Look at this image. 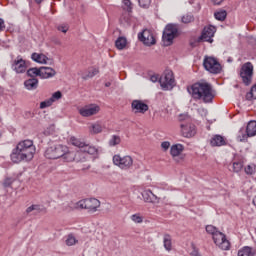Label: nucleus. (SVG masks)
<instances>
[{"mask_svg":"<svg viewBox=\"0 0 256 256\" xmlns=\"http://www.w3.org/2000/svg\"><path fill=\"white\" fill-rule=\"evenodd\" d=\"M187 91L194 101L213 103V99H215V90H213V86L206 81H198L188 86Z\"/></svg>","mask_w":256,"mask_h":256,"instance_id":"nucleus-1","label":"nucleus"},{"mask_svg":"<svg viewBox=\"0 0 256 256\" xmlns=\"http://www.w3.org/2000/svg\"><path fill=\"white\" fill-rule=\"evenodd\" d=\"M35 145L32 140H22L12 150L10 159L12 163H21V161H31L35 157Z\"/></svg>","mask_w":256,"mask_h":256,"instance_id":"nucleus-2","label":"nucleus"},{"mask_svg":"<svg viewBox=\"0 0 256 256\" xmlns=\"http://www.w3.org/2000/svg\"><path fill=\"white\" fill-rule=\"evenodd\" d=\"M99 207H101V201L97 198H86L76 203L70 202L68 211H74V209H87L89 213H95Z\"/></svg>","mask_w":256,"mask_h":256,"instance_id":"nucleus-3","label":"nucleus"},{"mask_svg":"<svg viewBox=\"0 0 256 256\" xmlns=\"http://www.w3.org/2000/svg\"><path fill=\"white\" fill-rule=\"evenodd\" d=\"M179 37V26L177 24H168L166 25L163 34L162 41L165 47L173 45V40Z\"/></svg>","mask_w":256,"mask_h":256,"instance_id":"nucleus-4","label":"nucleus"},{"mask_svg":"<svg viewBox=\"0 0 256 256\" xmlns=\"http://www.w3.org/2000/svg\"><path fill=\"white\" fill-rule=\"evenodd\" d=\"M239 75L242 83L249 86L253 81V64L251 62L244 63L240 68Z\"/></svg>","mask_w":256,"mask_h":256,"instance_id":"nucleus-5","label":"nucleus"},{"mask_svg":"<svg viewBox=\"0 0 256 256\" xmlns=\"http://www.w3.org/2000/svg\"><path fill=\"white\" fill-rule=\"evenodd\" d=\"M203 66L206 71L212 73L213 75L221 73V64L214 57L205 56Z\"/></svg>","mask_w":256,"mask_h":256,"instance_id":"nucleus-6","label":"nucleus"},{"mask_svg":"<svg viewBox=\"0 0 256 256\" xmlns=\"http://www.w3.org/2000/svg\"><path fill=\"white\" fill-rule=\"evenodd\" d=\"M113 163L116 167L127 171L133 167V158L129 155L122 157L121 155L116 154L113 156Z\"/></svg>","mask_w":256,"mask_h":256,"instance_id":"nucleus-7","label":"nucleus"},{"mask_svg":"<svg viewBox=\"0 0 256 256\" xmlns=\"http://www.w3.org/2000/svg\"><path fill=\"white\" fill-rule=\"evenodd\" d=\"M63 149H67V146L65 145H53L46 149L44 156L46 159H61L63 157Z\"/></svg>","mask_w":256,"mask_h":256,"instance_id":"nucleus-8","label":"nucleus"},{"mask_svg":"<svg viewBox=\"0 0 256 256\" xmlns=\"http://www.w3.org/2000/svg\"><path fill=\"white\" fill-rule=\"evenodd\" d=\"M215 33H217V27L213 25L205 26L202 30L201 35L197 38V43H201V41H206L207 43H213V38L215 37Z\"/></svg>","mask_w":256,"mask_h":256,"instance_id":"nucleus-9","label":"nucleus"},{"mask_svg":"<svg viewBox=\"0 0 256 256\" xmlns=\"http://www.w3.org/2000/svg\"><path fill=\"white\" fill-rule=\"evenodd\" d=\"M212 239L215 245H217L219 249H222V251H229L231 249V242L227 240V236L221 231L214 234Z\"/></svg>","mask_w":256,"mask_h":256,"instance_id":"nucleus-10","label":"nucleus"},{"mask_svg":"<svg viewBox=\"0 0 256 256\" xmlns=\"http://www.w3.org/2000/svg\"><path fill=\"white\" fill-rule=\"evenodd\" d=\"M160 86L163 91H171L175 87V77L171 71L166 72L159 79Z\"/></svg>","mask_w":256,"mask_h":256,"instance_id":"nucleus-11","label":"nucleus"},{"mask_svg":"<svg viewBox=\"0 0 256 256\" xmlns=\"http://www.w3.org/2000/svg\"><path fill=\"white\" fill-rule=\"evenodd\" d=\"M181 135L182 137L191 138L195 137L197 133V129L195 128V124L191 123V120L187 119V121L182 122L180 124Z\"/></svg>","mask_w":256,"mask_h":256,"instance_id":"nucleus-12","label":"nucleus"},{"mask_svg":"<svg viewBox=\"0 0 256 256\" xmlns=\"http://www.w3.org/2000/svg\"><path fill=\"white\" fill-rule=\"evenodd\" d=\"M245 156L241 154H235L232 160V173H241L245 167Z\"/></svg>","mask_w":256,"mask_h":256,"instance_id":"nucleus-13","label":"nucleus"},{"mask_svg":"<svg viewBox=\"0 0 256 256\" xmlns=\"http://www.w3.org/2000/svg\"><path fill=\"white\" fill-rule=\"evenodd\" d=\"M99 111H101V108L97 104H90L79 109L82 117H92V115H97Z\"/></svg>","mask_w":256,"mask_h":256,"instance_id":"nucleus-14","label":"nucleus"},{"mask_svg":"<svg viewBox=\"0 0 256 256\" xmlns=\"http://www.w3.org/2000/svg\"><path fill=\"white\" fill-rule=\"evenodd\" d=\"M183 151H185V146H183V144H174L170 148V155L174 161L179 162L177 157H180L181 161H183V159H185V155L182 154Z\"/></svg>","mask_w":256,"mask_h":256,"instance_id":"nucleus-15","label":"nucleus"},{"mask_svg":"<svg viewBox=\"0 0 256 256\" xmlns=\"http://www.w3.org/2000/svg\"><path fill=\"white\" fill-rule=\"evenodd\" d=\"M11 68L15 71V73H25L27 71V62L18 56L14 61H12Z\"/></svg>","mask_w":256,"mask_h":256,"instance_id":"nucleus-16","label":"nucleus"},{"mask_svg":"<svg viewBox=\"0 0 256 256\" xmlns=\"http://www.w3.org/2000/svg\"><path fill=\"white\" fill-rule=\"evenodd\" d=\"M131 109L134 113H141L142 115H145V113L149 111V105L142 100H133L131 103Z\"/></svg>","mask_w":256,"mask_h":256,"instance_id":"nucleus-17","label":"nucleus"},{"mask_svg":"<svg viewBox=\"0 0 256 256\" xmlns=\"http://www.w3.org/2000/svg\"><path fill=\"white\" fill-rule=\"evenodd\" d=\"M141 41H143L144 45H148V47H151V45H155L156 40L155 36L153 35V32L149 29H145L141 33Z\"/></svg>","mask_w":256,"mask_h":256,"instance_id":"nucleus-18","label":"nucleus"},{"mask_svg":"<svg viewBox=\"0 0 256 256\" xmlns=\"http://www.w3.org/2000/svg\"><path fill=\"white\" fill-rule=\"evenodd\" d=\"M210 145H211V147H223V146L227 145V138H225L224 136H221L219 134H216L211 137Z\"/></svg>","mask_w":256,"mask_h":256,"instance_id":"nucleus-19","label":"nucleus"},{"mask_svg":"<svg viewBox=\"0 0 256 256\" xmlns=\"http://www.w3.org/2000/svg\"><path fill=\"white\" fill-rule=\"evenodd\" d=\"M142 197L145 203H159V197H157L151 190H144L142 192Z\"/></svg>","mask_w":256,"mask_h":256,"instance_id":"nucleus-20","label":"nucleus"},{"mask_svg":"<svg viewBox=\"0 0 256 256\" xmlns=\"http://www.w3.org/2000/svg\"><path fill=\"white\" fill-rule=\"evenodd\" d=\"M55 75H57L55 69L51 67H40V79H51Z\"/></svg>","mask_w":256,"mask_h":256,"instance_id":"nucleus-21","label":"nucleus"},{"mask_svg":"<svg viewBox=\"0 0 256 256\" xmlns=\"http://www.w3.org/2000/svg\"><path fill=\"white\" fill-rule=\"evenodd\" d=\"M60 158L65 163H72V161H75V151H69V148L66 146V149H63V155L60 156Z\"/></svg>","mask_w":256,"mask_h":256,"instance_id":"nucleus-22","label":"nucleus"},{"mask_svg":"<svg viewBox=\"0 0 256 256\" xmlns=\"http://www.w3.org/2000/svg\"><path fill=\"white\" fill-rule=\"evenodd\" d=\"M24 87H26L28 91H34L39 87V80L37 78H30L24 82Z\"/></svg>","mask_w":256,"mask_h":256,"instance_id":"nucleus-23","label":"nucleus"},{"mask_svg":"<svg viewBox=\"0 0 256 256\" xmlns=\"http://www.w3.org/2000/svg\"><path fill=\"white\" fill-rule=\"evenodd\" d=\"M238 256H256V250L253 247L244 246L238 251Z\"/></svg>","mask_w":256,"mask_h":256,"instance_id":"nucleus-24","label":"nucleus"},{"mask_svg":"<svg viewBox=\"0 0 256 256\" xmlns=\"http://www.w3.org/2000/svg\"><path fill=\"white\" fill-rule=\"evenodd\" d=\"M249 137H251L245 128H241L237 134V141L239 143H247Z\"/></svg>","mask_w":256,"mask_h":256,"instance_id":"nucleus-25","label":"nucleus"},{"mask_svg":"<svg viewBox=\"0 0 256 256\" xmlns=\"http://www.w3.org/2000/svg\"><path fill=\"white\" fill-rule=\"evenodd\" d=\"M163 245H164V249H166V251L173 250V238L171 237V234H164Z\"/></svg>","mask_w":256,"mask_h":256,"instance_id":"nucleus-26","label":"nucleus"},{"mask_svg":"<svg viewBox=\"0 0 256 256\" xmlns=\"http://www.w3.org/2000/svg\"><path fill=\"white\" fill-rule=\"evenodd\" d=\"M31 58L36 63H41L42 65H46L47 61H49V58L45 54L33 53Z\"/></svg>","mask_w":256,"mask_h":256,"instance_id":"nucleus-27","label":"nucleus"},{"mask_svg":"<svg viewBox=\"0 0 256 256\" xmlns=\"http://www.w3.org/2000/svg\"><path fill=\"white\" fill-rule=\"evenodd\" d=\"M82 151L87 155H99V149L95 146H91L89 144H84V147H82Z\"/></svg>","mask_w":256,"mask_h":256,"instance_id":"nucleus-28","label":"nucleus"},{"mask_svg":"<svg viewBox=\"0 0 256 256\" xmlns=\"http://www.w3.org/2000/svg\"><path fill=\"white\" fill-rule=\"evenodd\" d=\"M245 130H246V132L248 133V135L250 137H255V135H256V121L252 120V121L248 122Z\"/></svg>","mask_w":256,"mask_h":256,"instance_id":"nucleus-29","label":"nucleus"},{"mask_svg":"<svg viewBox=\"0 0 256 256\" xmlns=\"http://www.w3.org/2000/svg\"><path fill=\"white\" fill-rule=\"evenodd\" d=\"M115 47L119 51H123V49L127 47V38L123 36L118 37L117 40L115 41Z\"/></svg>","mask_w":256,"mask_h":256,"instance_id":"nucleus-30","label":"nucleus"},{"mask_svg":"<svg viewBox=\"0 0 256 256\" xmlns=\"http://www.w3.org/2000/svg\"><path fill=\"white\" fill-rule=\"evenodd\" d=\"M74 161H76V163H84V161H87V157H86L85 152L83 151V149H81L80 151L75 152Z\"/></svg>","mask_w":256,"mask_h":256,"instance_id":"nucleus-31","label":"nucleus"},{"mask_svg":"<svg viewBox=\"0 0 256 256\" xmlns=\"http://www.w3.org/2000/svg\"><path fill=\"white\" fill-rule=\"evenodd\" d=\"M32 211H37L38 213H47V209L41 208V205L39 204H33L30 207L26 209V213H32Z\"/></svg>","mask_w":256,"mask_h":256,"instance_id":"nucleus-32","label":"nucleus"},{"mask_svg":"<svg viewBox=\"0 0 256 256\" xmlns=\"http://www.w3.org/2000/svg\"><path fill=\"white\" fill-rule=\"evenodd\" d=\"M214 17L217 21H225L227 19V11L220 9L214 13Z\"/></svg>","mask_w":256,"mask_h":256,"instance_id":"nucleus-33","label":"nucleus"},{"mask_svg":"<svg viewBox=\"0 0 256 256\" xmlns=\"http://www.w3.org/2000/svg\"><path fill=\"white\" fill-rule=\"evenodd\" d=\"M27 75L33 79H35V77H41V68H29L27 70Z\"/></svg>","mask_w":256,"mask_h":256,"instance_id":"nucleus-34","label":"nucleus"},{"mask_svg":"<svg viewBox=\"0 0 256 256\" xmlns=\"http://www.w3.org/2000/svg\"><path fill=\"white\" fill-rule=\"evenodd\" d=\"M244 173L246 175H255L256 173V164L250 163L247 166L244 167Z\"/></svg>","mask_w":256,"mask_h":256,"instance_id":"nucleus-35","label":"nucleus"},{"mask_svg":"<svg viewBox=\"0 0 256 256\" xmlns=\"http://www.w3.org/2000/svg\"><path fill=\"white\" fill-rule=\"evenodd\" d=\"M70 143L71 145H74V147H79V149H83L85 147V142L75 138V136L70 137Z\"/></svg>","mask_w":256,"mask_h":256,"instance_id":"nucleus-36","label":"nucleus"},{"mask_svg":"<svg viewBox=\"0 0 256 256\" xmlns=\"http://www.w3.org/2000/svg\"><path fill=\"white\" fill-rule=\"evenodd\" d=\"M253 99H256V84H254L251 90L246 94L247 101H253Z\"/></svg>","mask_w":256,"mask_h":256,"instance_id":"nucleus-37","label":"nucleus"},{"mask_svg":"<svg viewBox=\"0 0 256 256\" xmlns=\"http://www.w3.org/2000/svg\"><path fill=\"white\" fill-rule=\"evenodd\" d=\"M205 229H206V233H208V235H212V237H215V235H217V233L220 232L217 229V227H215L213 225H206Z\"/></svg>","mask_w":256,"mask_h":256,"instance_id":"nucleus-38","label":"nucleus"},{"mask_svg":"<svg viewBox=\"0 0 256 256\" xmlns=\"http://www.w3.org/2000/svg\"><path fill=\"white\" fill-rule=\"evenodd\" d=\"M103 131V127L99 123L92 124L90 128V133H93L94 135H97V133H101Z\"/></svg>","mask_w":256,"mask_h":256,"instance_id":"nucleus-39","label":"nucleus"},{"mask_svg":"<svg viewBox=\"0 0 256 256\" xmlns=\"http://www.w3.org/2000/svg\"><path fill=\"white\" fill-rule=\"evenodd\" d=\"M95 75H99V68H93L91 71L88 72L87 75L83 76V79H91L95 77Z\"/></svg>","mask_w":256,"mask_h":256,"instance_id":"nucleus-40","label":"nucleus"},{"mask_svg":"<svg viewBox=\"0 0 256 256\" xmlns=\"http://www.w3.org/2000/svg\"><path fill=\"white\" fill-rule=\"evenodd\" d=\"M123 9L128 11V13H131L133 11V3L131 0H123Z\"/></svg>","mask_w":256,"mask_h":256,"instance_id":"nucleus-41","label":"nucleus"},{"mask_svg":"<svg viewBox=\"0 0 256 256\" xmlns=\"http://www.w3.org/2000/svg\"><path fill=\"white\" fill-rule=\"evenodd\" d=\"M121 143V137L117 135H113L112 139L109 141L110 147H115V145H119Z\"/></svg>","mask_w":256,"mask_h":256,"instance_id":"nucleus-42","label":"nucleus"},{"mask_svg":"<svg viewBox=\"0 0 256 256\" xmlns=\"http://www.w3.org/2000/svg\"><path fill=\"white\" fill-rule=\"evenodd\" d=\"M195 21V17L191 14H186L182 16V23L188 24V23H193Z\"/></svg>","mask_w":256,"mask_h":256,"instance_id":"nucleus-43","label":"nucleus"},{"mask_svg":"<svg viewBox=\"0 0 256 256\" xmlns=\"http://www.w3.org/2000/svg\"><path fill=\"white\" fill-rule=\"evenodd\" d=\"M53 105V99L49 98L40 103V109H47V107H51Z\"/></svg>","mask_w":256,"mask_h":256,"instance_id":"nucleus-44","label":"nucleus"},{"mask_svg":"<svg viewBox=\"0 0 256 256\" xmlns=\"http://www.w3.org/2000/svg\"><path fill=\"white\" fill-rule=\"evenodd\" d=\"M76 243L77 239L72 234L68 235V238L66 239V245H68V247H71Z\"/></svg>","mask_w":256,"mask_h":256,"instance_id":"nucleus-45","label":"nucleus"},{"mask_svg":"<svg viewBox=\"0 0 256 256\" xmlns=\"http://www.w3.org/2000/svg\"><path fill=\"white\" fill-rule=\"evenodd\" d=\"M138 3L143 9H148L151 5V0H138Z\"/></svg>","mask_w":256,"mask_h":256,"instance_id":"nucleus-46","label":"nucleus"},{"mask_svg":"<svg viewBox=\"0 0 256 256\" xmlns=\"http://www.w3.org/2000/svg\"><path fill=\"white\" fill-rule=\"evenodd\" d=\"M63 97V94H61V91H57L55 92L50 99H52L53 103H55V101L61 99Z\"/></svg>","mask_w":256,"mask_h":256,"instance_id":"nucleus-47","label":"nucleus"},{"mask_svg":"<svg viewBox=\"0 0 256 256\" xmlns=\"http://www.w3.org/2000/svg\"><path fill=\"white\" fill-rule=\"evenodd\" d=\"M131 219L134 221V223H143V217H141L139 214H133Z\"/></svg>","mask_w":256,"mask_h":256,"instance_id":"nucleus-48","label":"nucleus"},{"mask_svg":"<svg viewBox=\"0 0 256 256\" xmlns=\"http://www.w3.org/2000/svg\"><path fill=\"white\" fill-rule=\"evenodd\" d=\"M58 31H61L62 33H67L69 31V24H62L57 27Z\"/></svg>","mask_w":256,"mask_h":256,"instance_id":"nucleus-49","label":"nucleus"},{"mask_svg":"<svg viewBox=\"0 0 256 256\" xmlns=\"http://www.w3.org/2000/svg\"><path fill=\"white\" fill-rule=\"evenodd\" d=\"M14 181H15V179H13V178H6L3 181V187H11V185H13Z\"/></svg>","mask_w":256,"mask_h":256,"instance_id":"nucleus-50","label":"nucleus"},{"mask_svg":"<svg viewBox=\"0 0 256 256\" xmlns=\"http://www.w3.org/2000/svg\"><path fill=\"white\" fill-rule=\"evenodd\" d=\"M192 256H201L199 253V248H196L195 244H192V252L190 253Z\"/></svg>","mask_w":256,"mask_h":256,"instance_id":"nucleus-51","label":"nucleus"},{"mask_svg":"<svg viewBox=\"0 0 256 256\" xmlns=\"http://www.w3.org/2000/svg\"><path fill=\"white\" fill-rule=\"evenodd\" d=\"M171 147V143L169 141H164L161 143V148L164 151H167Z\"/></svg>","mask_w":256,"mask_h":256,"instance_id":"nucleus-52","label":"nucleus"},{"mask_svg":"<svg viewBox=\"0 0 256 256\" xmlns=\"http://www.w3.org/2000/svg\"><path fill=\"white\" fill-rule=\"evenodd\" d=\"M5 29H6L5 20H3V18H0V33H3Z\"/></svg>","mask_w":256,"mask_h":256,"instance_id":"nucleus-53","label":"nucleus"},{"mask_svg":"<svg viewBox=\"0 0 256 256\" xmlns=\"http://www.w3.org/2000/svg\"><path fill=\"white\" fill-rule=\"evenodd\" d=\"M150 81H152V83H157V81H159V76L157 75H152L150 77Z\"/></svg>","mask_w":256,"mask_h":256,"instance_id":"nucleus-54","label":"nucleus"},{"mask_svg":"<svg viewBox=\"0 0 256 256\" xmlns=\"http://www.w3.org/2000/svg\"><path fill=\"white\" fill-rule=\"evenodd\" d=\"M213 5H221V3H223V1L225 0H211Z\"/></svg>","mask_w":256,"mask_h":256,"instance_id":"nucleus-55","label":"nucleus"},{"mask_svg":"<svg viewBox=\"0 0 256 256\" xmlns=\"http://www.w3.org/2000/svg\"><path fill=\"white\" fill-rule=\"evenodd\" d=\"M201 42H197V39L194 42H190L191 47H197Z\"/></svg>","mask_w":256,"mask_h":256,"instance_id":"nucleus-56","label":"nucleus"},{"mask_svg":"<svg viewBox=\"0 0 256 256\" xmlns=\"http://www.w3.org/2000/svg\"><path fill=\"white\" fill-rule=\"evenodd\" d=\"M252 203H253V205H255V207H256V196L253 198Z\"/></svg>","mask_w":256,"mask_h":256,"instance_id":"nucleus-57","label":"nucleus"},{"mask_svg":"<svg viewBox=\"0 0 256 256\" xmlns=\"http://www.w3.org/2000/svg\"><path fill=\"white\" fill-rule=\"evenodd\" d=\"M105 87H111V82H107V83L105 84Z\"/></svg>","mask_w":256,"mask_h":256,"instance_id":"nucleus-58","label":"nucleus"},{"mask_svg":"<svg viewBox=\"0 0 256 256\" xmlns=\"http://www.w3.org/2000/svg\"><path fill=\"white\" fill-rule=\"evenodd\" d=\"M36 3L41 4L43 2V0H35Z\"/></svg>","mask_w":256,"mask_h":256,"instance_id":"nucleus-59","label":"nucleus"}]
</instances>
